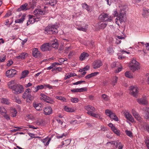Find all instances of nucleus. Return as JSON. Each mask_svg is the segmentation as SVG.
Wrapping results in <instances>:
<instances>
[{"mask_svg":"<svg viewBox=\"0 0 149 149\" xmlns=\"http://www.w3.org/2000/svg\"><path fill=\"white\" fill-rule=\"evenodd\" d=\"M58 28L57 25H49L45 30L44 33L46 34H56L58 33Z\"/></svg>","mask_w":149,"mask_h":149,"instance_id":"1","label":"nucleus"},{"mask_svg":"<svg viewBox=\"0 0 149 149\" xmlns=\"http://www.w3.org/2000/svg\"><path fill=\"white\" fill-rule=\"evenodd\" d=\"M126 13L124 10H121L118 15V18L116 19V22L119 25V20L120 23L125 22L126 20Z\"/></svg>","mask_w":149,"mask_h":149,"instance_id":"2","label":"nucleus"},{"mask_svg":"<svg viewBox=\"0 0 149 149\" xmlns=\"http://www.w3.org/2000/svg\"><path fill=\"white\" fill-rule=\"evenodd\" d=\"M129 67L130 70L133 72H134L140 69L139 63L134 59H132L130 63Z\"/></svg>","mask_w":149,"mask_h":149,"instance_id":"3","label":"nucleus"},{"mask_svg":"<svg viewBox=\"0 0 149 149\" xmlns=\"http://www.w3.org/2000/svg\"><path fill=\"white\" fill-rule=\"evenodd\" d=\"M100 21L102 22H111L112 20V17L107 13H102L99 17Z\"/></svg>","mask_w":149,"mask_h":149,"instance_id":"4","label":"nucleus"},{"mask_svg":"<svg viewBox=\"0 0 149 149\" xmlns=\"http://www.w3.org/2000/svg\"><path fill=\"white\" fill-rule=\"evenodd\" d=\"M13 93L17 94L21 93L23 91V88L22 85L19 84H15L11 88Z\"/></svg>","mask_w":149,"mask_h":149,"instance_id":"5","label":"nucleus"},{"mask_svg":"<svg viewBox=\"0 0 149 149\" xmlns=\"http://www.w3.org/2000/svg\"><path fill=\"white\" fill-rule=\"evenodd\" d=\"M105 112L106 114L109 116L111 118L113 119L115 121H117L118 120V119L115 113H113L111 110L107 109L105 110Z\"/></svg>","mask_w":149,"mask_h":149,"instance_id":"6","label":"nucleus"},{"mask_svg":"<svg viewBox=\"0 0 149 149\" xmlns=\"http://www.w3.org/2000/svg\"><path fill=\"white\" fill-rule=\"evenodd\" d=\"M85 109L87 111V113L91 116L96 111L95 108L90 105L85 106Z\"/></svg>","mask_w":149,"mask_h":149,"instance_id":"7","label":"nucleus"},{"mask_svg":"<svg viewBox=\"0 0 149 149\" xmlns=\"http://www.w3.org/2000/svg\"><path fill=\"white\" fill-rule=\"evenodd\" d=\"M130 93L134 97H136L138 94V90L137 88L133 86H130L129 88Z\"/></svg>","mask_w":149,"mask_h":149,"instance_id":"8","label":"nucleus"},{"mask_svg":"<svg viewBox=\"0 0 149 149\" xmlns=\"http://www.w3.org/2000/svg\"><path fill=\"white\" fill-rule=\"evenodd\" d=\"M17 71L14 69L8 70L6 72V75L8 77H14L17 73Z\"/></svg>","mask_w":149,"mask_h":149,"instance_id":"9","label":"nucleus"},{"mask_svg":"<svg viewBox=\"0 0 149 149\" xmlns=\"http://www.w3.org/2000/svg\"><path fill=\"white\" fill-rule=\"evenodd\" d=\"M32 55L35 58H40L41 57V54L37 48H34L32 51Z\"/></svg>","mask_w":149,"mask_h":149,"instance_id":"10","label":"nucleus"},{"mask_svg":"<svg viewBox=\"0 0 149 149\" xmlns=\"http://www.w3.org/2000/svg\"><path fill=\"white\" fill-rule=\"evenodd\" d=\"M102 65V62L100 60H96L93 63V67L94 69H97L100 68Z\"/></svg>","mask_w":149,"mask_h":149,"instance_id":"11","label":"nucleus"},{"mask_svg":"<svg viewBox=\"0 0 149 149\" xmlns=\"http://www.w3.org/2000/svg\"><path fill=\"white\" fill-rule=\"evenodd\" d=\"M138 103L141 105H146L148 104L147 99L146 97H144L137 100Z\"/></svg>","mask_w":149,"mask_h":149,"instance_id":"12","label":"nucleus"},{"mask_svg":"<svg viewBox=\"0 0 149 149\" xmlns=\"http://www.w3.org/2000/svg\"><path fill=\"white\" fill-rule=\"evenodd\" d=\"M40 49L43 52L50 51L51 50L49 43H45L40 47Z\"/></svg>","mask_w":149,"mask_h":149,"instance_id":"13","label":"nucleus"},{"mask_svg":"<svg viewBox=\"0 0 149 149\" xmlns=\"http://www.w3.org/2000/svg\"><path fill=\"white\" fill-rule=\"evenodd\" d=\"M132 113L134 118L138 120L139 121H141V118L134 109H133L132 110Z\"/></svg>","mask_w":149,"mask_h":149,"instance_id":"14","label":"nucleus"},{"mask_svg":"<svg viewBox=\"0 0 149 149\" xmlns=\"http://www.w3.org/2000/svg\"><path fill=\"white\" fill-rule=\"evenodd\" d=\"M46 13L45 11L39 9L35 10L33 12V14L34 15H43L45 14Z\"/></svg>","mask_w":149,"mask_h":149,"instance_id":"15","label":"nucleus"},{"mask_svg":"<svg viewBox=\"0 0 149 149\" xmlns=\"http://www.w3.org/2000/svg\"><path fill=\"white\" fill-rule=\"evenodd\" d=\"M33 106L38 111L42 110L43 107L42 104L40 103H38L33 102Z\"/></svg>","mask_w":149,"mask_h":149,"instance_id":"16","label":"nucleus"},{"mask_svg":"<svg viewBox=\"0 0 149 149\" xmlns=\"http://www.w3.org/2000/svg\"><path fill=\"white\" fill-rule=\"evenodd\" d=\"M126 118L132 122H135L131 114L129 113L126 112L125 114Z\"/></svg>","mask_w":149,"mask_h":149,"instance_id":"17","label":"nucleus"},{"mask_svg":"<svg viewBox=\"0 0 149 149\" xmlns=\"http://www.w3.org/2000/svg\"><path fill=\"white\" fill-rule=\"evenodd\" d=\"M52 109L50 107H45L44 109V112L46 115H49L52 113Z\"/></svg>","mask_w":149,"mask_h":149,"instance_id":"18","label":"nucleus"},{"mask_svg":"<svg viewBox=\"0 0 149 149\" xmlns=\"http://www.w3.org/2000/svg\"><path fill=\"white\" fill-rule=\"evenodd\" d=\"M89 56V54L85 52H84L82 53L80 55L79 58L80 60L81 61H83L86 59Z\"/></svg>","mask_w":149,"mask_h":149,"instance_id":"19","label":"nucleus"},{"mask_svg":"<svg viewBox=\"0 0 149 149\" xmlns=\"http://www.w3.org/2000/svg\"><path fill=\"white\" fill-rule=\"evenodd\" d=\"M143 117L144 118L149 120V107H146L145 108L143 114Z\"/></svg>","mask_w":149,"mask_h":149,"instance_id":"20","label":"nucleus"},{"mask_svg":"<svg viewBox=\"0 0 149 149\" xmlns=\"http://www.w3.org/2000/svg\"><path fill=\"white\" fill-rule=\"evenodd\" d=\"M107 25V24L104 23L103 22L101 21L98 23L97 26L99 29H103L106 27Z\"/></svg>","mask_w":149,"mask_h":149,"instance_id":"21","label":"nucleus"},{"mask_svg":"<svg viewBox=\"0 0 149 149\" xmlns=\"http://www.w3.org/2000/svg\"><path fill=\"white\" fill-rule=\"evenodd\" d=\"M49 44L50 47L52 46V47L56 49H57L58 46L57 40H54L53 41H52Z\"/></svg>","mask_w":149,"mask_h":149,"instance_id":"22","label":"nucleus"},{"mask_svg":"<svg viewBox=\"0 0 149 149\" xmlns=\"http://www.w3.org/2000/svg\"><path fill=\"white\" fill-rule=\"evenodd\" d=\"M26 54H27L26 53L22 52L19 54L18 56H16L15 58L18 59H24L25 58Z\"/></svg>","mask_w":149,"mask_h":149,"instance_id":"23","label":"nucleus"},{"mask_svg":"<svg viewBox=\"0 0 149 149\" xmlns=\"http://www.w3.org/2000/svg\"><path fill=\"white\" fill-rule=\"evenodd\" d=\"M51 140V138H48L47 137L44 139H41V141L45 145L47 146L49 145Z\"/></svg>","mask_w":149,"mask_h":149,"instance_id":"24","label":"nucleus"},{"mask_svg":"<svg viewBox=\"0 0 149 149\" xmlns=\"http://www.w3.org/2000/svg\"><path fill=\"white\" fill-rule=\"evenodd\" d=\"M27 4L26 3L20 6V7L17 9V11H20L21 10H26L27 9Z\"/></svg>","mask_w":149,"mask_h":149,"instance_id":"25","label":"nucleus"},{"mask_svg":"<svg viewBox=\"0 0 149 149\" xmlns=\"http://www.w3.org/2000/svg\"><path fill=\"white\" fill-rule=\"evenodd\" d=\"M33 15H29V22H28L27 23L28 25H29V24H30L35 22V19L34 18H33Z\"/></svg>","mask_w":149,"mask_h":149,"instance_id":"26","label":"nucleus"},{"mask_svg":"<svg viewBox=\"0 0 149 149\" xmlns=\"http://www.w3.org/2000/svg\"><path fill=\"white\" fill-rule=\"evenodd\" d=\"M87 88L86 87L80 88H75V92H81L86 91H87Z\"/></svg>","mask_w":149,"mask_h":149,"instance_id":"27","label":"nucleus"},{"mask_svg":"<svg viewBox=\"0 0 149 149\" xmlns=\"http://www.w3.org/2000/svg\"><path fill=\"white\" fill-rule=\"evenodd\" d=\"M82 6L83 9H84L87 10L88 11H91V9L90 7L88 5L85 3L82 4Z\"/></svg>","mask_w":149,"mask_h":149,"instance_id":"28","label":"nucleus"},{"mask_svg":"<svg viewBox=\"0 0 149 149\" xmlns=\"http://www.w3.org/2000/svg\"><path fill=\"white\" fill-rule=\"evenodd\" d=\"M25 15H23L20 19H17L15 20V22L19 23H22L25 19Z\"/></svg>","mask_w":149,"mask_h":149,"instance_id":"29","label":"nucleus"},{"mask_svg":"<svg viewBox=\"0 0 149 149\" xmlns=\"http://www.w3.org/2000/svg\"><path fill=\"white\" fill-rule=\"evenodd\" d=\"M98 73H99V72H95L94 73H92L90 74H88V75L86 76L85 77L86 79H88L91 78V77H93L95 76L97 74H98Z\"/></svg>","mask_w":149,"mask_h":149,"instance_id":"30","label":"nucleus"},{"mask_svg":"<svg viewBox=\"0 0 149 149\" xmlns=\"http://www.w3.org/2000/svg\"><path fill=\"white\" fill-rule=\"evenodd\" d=\"M13 100L14 101L19 104H20L21 103V100L19 99L18 96H15L13 97Z\"/></svg>","mask_w":149,"mask_h":149,"instance_id":"31","label":"nucleus"},{"mask_svg":"<svg viewBox=\"0 0 149 149\" xmlns=\"http://www.w3.org/2000/svg\"><path fill=\"white\" fill-rule=\"evenodd\" d=\"M29 72L28 70H25L22 72V77H21V79L24 78L26 77L27 75L28 74Z\"/></svg>","mask_w":149,"mask_h":149,"instance_id":"32","label":"nucleus"},{"mask_svg":"<svg viewBox=\"0 0 149 149\" xmlns=\"http://www.w3.org/2000/svg\"><path fill=\"white\" fill-rule=\"evenodd\" d=\"M102 98L105 101H108L109 100V96H108L107 95L104 94H103L102 95Z\"/></svg>","mask_w":149,"mask_h":149,"instance_id":"33","label":"nucleus"},{"mask_svg":"<svg viewBox=\"0 0 149 149\" xmlns=\"http://www.w3.org/2000/svg\"><path fill=\"white\" fill-rule=\"evenodd\" d=\"M112 130L115 134L118 136L120 135V131L119 130H118L116 127H113V128Z\"/></svg>","mask_w":149,"mask_h":149,"instance_id":"34","label":"nucleus"},{"mask_svg":"<svg viewBox=\"0 0 149 149\" xmlns=\"http://www.w3.org/2000/svg\"><path fill=\"white\" fill-rule=\"evenodd\" d=\"M91 116H92L94 117L95 118L100 119L101 120H102V118L100 114L98 113H93L92 115Z\"/></svg>","mask_w":149,"mask_h":149,"instance_id":"35","label":"nucleus"},{"mask_svg":"<svg viewBox=\"0 0 149 149\" xmlns=\"http://www.w3.org/2000/svg\"><path fill=\"white\" fill-rule=\"evenodd\" d=\"M38 0H32V2H30V4L31 7L33 8L36 6L35 4L37 2Z\"/></svg>","mask_w":149,"mask_h":149,"instance_id":"36","label":"nucleus"},{"mask_svg":"<svg viewBox=\"0 0 149 149\" xmlns=\"http://www.w3.org/2000/svg\"><path fill=\"white\" fill-rule=\"evenodd\" d=\"M90 68V66L88 65H86L85 67L82 69H80L79 70V72H82L84 71H87Z\"/></svg>","mask_w":149,"mask_h":149,"instance_id":"37","label":"nucleus"},{"mask_svg":"<svg viewBox=\"0 0 149 149\" xmlns=\"http://www.w3.org/2000/svg\"><path fill=\"white\" fill-rule=\"evenodd\" d=\"M15 81L14 80L11 81L9 82L8 84V85L9 87L10 88H12L14 84L15 83Z\"/></svg>","mask_w":149,"mask_h":149,"instance_id":"38","label":"nucleus"},{"mask_svg":"<svg viewBox=\"0 0 149 149\" xmlns=\"http://www.w3.org/2000/svg\"><path fill=\"white\" fill-rule=\"evenodd\" d=\"M6 113V109L3 107L0 106V113L2 114L3 113Z\"/></svg>","mask_w":149,"mask_h":149,"instance_id":"39","label":"nucleus"},{"mask_svg":"<svg viewBox=\"0 0 149 149\" xmlns=\"http://www.w3.org/2000/svg\"><path fill=\"white\" fill-rule=\"evenodd\" d=\"M55 98L59 100H60L62 101L66 102L65 99L63 97H62L61 96H56L55 97Z\"/></svg>","mask_w":149,"mask_h":149,"instance_id":"40","label":"nucleus"},{"mask_svg":"<svg viewBox=\"0 0 149 149\" xmlns=\"http://www.w3.org/2000/svg\"><path fill=\"white\" fill-rule=\"evenodd\" d=\"M116 148H118V149H122L123 145H122L120 142L116 143Z\"/></svg>","mask_w":149,"mask_h":149,"instance_id":"41","label":"nucleus"},{"mask_svg":"<svg viewBox=\"0 0 149 149\" xmlns=\"http://www.w3.org/2000/svg\"><path fill=\"white\" fill-rule=\"evenodd\" d=\"M48 5L51 6H53L56 4V0H50L49 2H48Z\"/></svg>","mask_w":149,"mask_h":149,"instance_id":"42","label":"nucleus"},{"mask_svg":"<svg viewBox=\"0 0 149 149\" xmlns=\"http://www.w3.org/2000/svg\"><path fill=\"white\" fill-rule=\"evenodd\" d=\"M1 102L3 103L7 104H9L10 103L9 100L6 98H3L1 100Z\"/></svg>","mask_w":149,"mask_h":149,"instance_id":"43","label":"nucleus"},{"mask_svg":"<svg viewBox=\"0 0 149 149\" xmlns=\"http://www.w3.org/2000/svg\"><path fill=\"white\" fill-rule=\"evenodd\" d=\"M145 142L147 148L148 149H149V137H147L146 138Z\"/></svg>","mask_w":149,"mask_h":149,"instance_id":"44","label":"nucleus"},{"mask_svg":"<svg viewBox=\"0 0 149 149\" xmlns=\"http://www.w3.org/2000/svg\"><path fill=\"white\" fill-rule=\"evenodd\" d=\"M64 109L66 111H67V112H74V109H72L69 107H67L66 106L65 107Z\"/></svg>","mask_w":149,"mask_h":149,"instance_id":"45","label":"nucleus"},{"mask_svg":"<svg viewBox=\"0 0 149 149\" xmlns=\"http://www.w3.org/2000/svg\"><path fill=\"white\" fill-rule=\"evenodd\" d=\"M125 76L128 78H131L132 77V75L131 73L129 71H127L125 72Z\"/></svg>","mask_w":149,"mask_h":149,"instance_id":"46","label":"nucleus"},{"mask_svg":"<svg viewBox=\"0 0 149 149\" xmlns=\"http://www.w3.org/2000/svg\"><path fill=\"white\" fill-rule=\"evenodd\" d=\"M125 132L126 134L129 136L131 137L132 136V132L130 131L125 130Z\"/></svg>","mask_w":149,"mask_h":149,"instance_id":"47","label":"nucleus"},{"mask_svg":"<svg viewBox=\"0 0 149 149\" xmlns=\"http://www.w3.org/2000/svg\"><path fill=\"white\" fill-rule=\"evenodd\" d=\"M77 29L78 30L83 31H86L87 30L86 28H83L81 27V26H80V27H77Z\"/></svg>","mask_w":149,"mask_h":149,"instance_id":"48","label":"nucleus"},{"mask_svg":"<svg viewBox=\"0 0 149 149\" xmlns=\"http://www.w3.org/2000/svg\"><path fill=\"white\" fill-rule=\"evenodd\" d=\"M31 90L30 88H28L26 89L25 92V94H31L32 93Z\"/></svg>","mask_w":149,"mask_h":149,"instance_id":"49","label":"nucleus"},{"mask_svg":"<svg viewBox=\"0 0 149 149\" xmlns=\"http://www.w3.org/2000/svg\"><path fill=\"white\" fill-rule=\"evenodd\" d=\"M12 111V112H11L12 113V116L13 117H15L17 113V111L15 109H13Z\"/></svg>","mask_w":149,"mask_h":149,"instance_id":"50","label":"nucleus"},{"mask_svg":"<svg viewBox=\"0 0 149 149\" xmlns=\"http://www.w3.org/2000/svg\"><path fill=\"white\" fill-rule=\"evenodd\" d=\"M31 89V90L32 92H36L38 91L36 86V87L34 86L32 87Z\"/></svg>","mask_w":149,"mask_h":149,"instance_id":"51","label":"nucleus"},{"mask_svg":"<svg viewBox=\"0 0 149 149\" xmlns=\"http://www.w3.org/2000/svg\"><path fill=\"white\" fill-rule=\"evenodd\" d=\"M37 88V89L38 91L40 89H42L44 87V85H38L36 86Z\"/></svg>","mask_w":149,"mask_h":149,"instance_id":"52","label":"nucleus"},{"mask_svg":"<svg viewBox=\"0 0 149 149\" xmlns=\"http://www.w3.org/2000/svg\"><path fill=\"white\" fill-rule=\"evenodd\" d=\"M66 135H67V134H66L63 133L61 135H60V136L57 135V137L58 139H61V138H63L64 137H65L66 136Z\"/></svg>","mask_w":149,"mask_h":149,"instance_id":"53","label":"nucleus"},{"mask_svg":"<svg viewBox=\"0 0 149 149\" xmlns=\"http://www.w3.org/2000/svg\"><path fill=\"white\" fill-rule=\"evenodd\" d=\"M26 99L30 100H32V95L31 94H26Z\"/></svg>","mask_w":149,"mask_h":149,"instance_id":"54","label":"nucleus"},{"mask_svg":"<svg viewBox=\"0 0 149 149\" xmlns=\"http://www.w3.org/2000/svg\"><path fill=\"white\" fill-rule=\"evenodd\" d=\"M118 77L116 76L114 77L113 78V83L114 84V85H115V84L117 82Z\"/></svg>","mask_w":149,"mask_h":149,"instance_id":"55","label":"nucleus"},{"mask_svg":"<svg viewBox=\"0 0 149 149\" xmlns=\"http://www.w3.org/2000/svg\"><path fill=\"white\" fill-rule=\"evenodd\" d=\"M70 141L69 140L67 139L65 140L63 145L64 144H66V145H68L70 143Z\"/></svg>","mask_w":149,"mask_h":149,"instance_id":"56","label":"nucleus"},{"mask_svg":"<svg viewBox=\"0 0 149 149\" xmlns=\"http://www.w3.org/2000/svg\"><path fill=\"white\" fill-rule=\"evenodd\" d=\"M40 95L42 97H40V99L41 100H42L43 99L44 100L45 98H46L47 96L44 94L41 93Z\"/></svg>","mask_w":149,"mask_h":149,"instance_id":"57","label":"nucleus"},{"mask_svg":"<svg viewBox=\"0 0 149 149\" xmlns=\"http://www.w3.org/2000/svg\"><path fill=\"white\" fill-rule=\"evenodd\" d=\"M6 59V56L4 55H3L2 58H0V62H3Z\"/></svg>","mask_w":149,"mask_h":149,"instance_id":"58","label":"nucleus"},{"mask_svg":"<svg viewBox=\"0 0 149 149\" xmlns=\"http://www.w3.org/2000/svg\"><path fill=\"white\" fill-rule=\"evenodd\" d=\"M85 81H79L77 82H75V85H78L79 84H80L83 83H85Z\"/></svg>","mask_w":149,"mask_h":149,"instance_id":"59","label":"nucleus"},{"mask_svg":"<svg viewBox=\"0 0 149 149\" xmlns=\"http://www.w3.org/2000/svg\"><path fill=\"white\" fill-rule=\"evenodd\" d=\"M117 142H116L115 141H112L111 142H108L107 143V144H108L109 143L111 144L112 145H116V143Z\"/></svg>","mask_w":149,"mask_h":149,"instance_id":"60","label":"nucleus"},{"mask_svg":"<svg viewBox=\"0 0 149 149\" xmlns=\"http://www.w3.org/2000/svg\"><path fill=\"white\" fill-rule=\"evenodd\" d=\"M5 114V115H4V117L7 120H9L10 119V117L8 115L6 114V113Z\"/></svg>","mask_w":149,"mask_h":149,"instance_id":"61","label":"nucleus"},{"mask_svg":"<svg viewBox=\"0 0 149 149\" xmlns=\"http://www.w3.org/2000/svg\"><path fill=\"white\" fill-rule=\"evenodd\" d=\"M111 67L112 68H115L116 66V63L115 62H113L111 65Z\"/></svg>","mask_w":149,"mask_h":149,"instance_id":"62","label":"nucleus"},{"mask_svg":"<svg viewBox=\"0 0 149 149\" xmlns=\"http://www.w3.org/2000/svg\"><path fill=\"white\" fill-rule=\"evenodd\" d=\"M100 127L101 130L102 131H104L107 130V128L104 126H101Z\"/></svg>","mask_w":149,"mask_h":149,"instance_id":"63","label":"nucleus"},{"mask_svg":"<svg viewBox=\"0 0 149 149\" xmlns=\"http://www.w3.org/2000/svg\"><path fill=\"white\" fill-rule=\"evenodd\" d=\"M146 130L148 132H149V125L147 124H146L145 127Z\"/></svg>","mask_w":149,"mask_h":149,"instance_id":"64","label":"nucleus"}]
</instances>
